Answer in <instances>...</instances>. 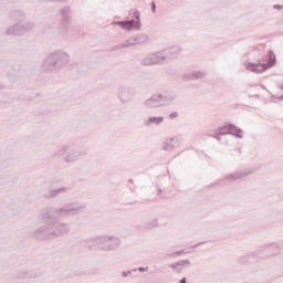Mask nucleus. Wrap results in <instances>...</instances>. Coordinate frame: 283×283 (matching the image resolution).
<instances>
[{"instance_id": "f8f14e48", "label": "nucleus", "mask_w": 283, "mask_h": 283, "mask_svg": "<svg viewBox=\"0 0 283 283\" xmlns=\"http://www.w3.org/2000/svg\"><path fill=\"white\" fill-rule=\"evenodd\" d=\"M151 123H156L157 125L163 123V117H153L149 119Z\"/></svg>"}, {"instance_id": "6e6552de", "label": "nucleus", "mask_w": 283, "mask_h": 283, "mask_svg": "<svg viewBox=\"0 0 283 283\" xmlns=\"http://www.w3.org/2000/svg\"><path fill=\"white\" fill-rule=\"evenodd\" d=\"M248 70H250V72L261 74V72H266V70H269V66L266 64H249Z\"/></svg>"}, {"instance_id": "1a4fd4ad", "label": "nucleus", "mask_w": 283, "mask_h": 283, "mask_svg": "<svg viewBox=\"0 0 283 283\" xmlns=\"http://www.w3.org/2000/svg\"><path fill=\"white\" fill-rule=\"evenodd\" d=\"M66 192H67V188L62 187V188H59V189L51 190L50 193L44 195V198L46 200H50L51 198H56V196H61V193H66Z\"/></svg>"}, {"instance_id": "dca6fc26", "label": "nucleus", "mask_w": 283, "mask_h": 283, "mask_svg": "<svg viewBox=\"0 0 283 283\" xmlns=\"http://www.w3.org/2000/svg\"><path fill=\"white\" fill-rule=\"evenodd\" d=\"M176 116H177L176 114H172V115H171L172 118H176Z\"/></svg>"}, {"instance_id": "423d86ee", "label": "nucleus", "mask_w": 283, "mask_h": 283, "mask_svg": "<svg viewBox=\"0 0 283 283\" xmlns=\"http://www.w3.org/2000/svg\"><path fill=\"white\" fill-rule=\"evenodd\" d=\"M94 242V248L97 251H105L107 248V237L106 235H98L91 239Z\"/></svg>"}, {"instance_id": "f3484780", "label": "nucleus", "mask_w": 283, "mask_h": 283, "mask_svg": "<svg viewBox=\"0 0 283 283\" xmlns=\"http://www.w3.org/2000/svg\"><path fill=\"white\" fill-rule=\"evenodd\" d=\"M221 134H229V132H221Z\"/></svg>"}, {"instance_id": "9b49d317", "label": "nucleus", "mask_w": 283, "mask_h": 283, "mask_svg": "<svg viewBox=\"0 0 283 283\" xmlns=\"http://www.w3.org/2000/svg\"><path fill=\"white\" fill-rule=\"evenodd\" d=\"M266 65L268 69L273 67V65H275V54L273 52L269 53V63Z\"/></svg>"}, {"instance_id": "20e7f679", "label": "nucleus", "mask_w": 283, "mask_h": 283, "mask_svg": "<svg viewBox=\"0 0 283 283\" xmlns=\"http://www.w3.org/2000/svg\"><path fill=\"white\" fill-rule=\"evenodd\" d=\"M87 150L72 149L69 145H61L53 154V158H62L63 163H76Z\"/></svg>"}, {"instance_id": "2eb2a0df", "label": "nucleus", "mask_w": 283, "mask_h": 283, "mask_svg": "<svg viewBox=\"0 0 283 283\" xmlns=\"http://www.w3.org/2000/svg\"><path fill=\"white\" fill-rule=\"evenodd\" d=\"M180 283H187L186 279H182V280L180 281Z\"/></svg>"}, {"instance_id": "0eeeda50", "label": "nucleus", "mask_w": 283, "mask_h": 283, "mask_svg": "<svg viewBox=\"0 0 283 283\" xmlns=\"http://www.w3.org/2000/svg\"><path fill=\"white\" fill-rule=\"evenodd\" d=\"M36 274L34 271H20L13 275L14 280H34Z\"/></svg>"}, {"instance_id": "ddd939ff", "label": "nucleus", "mask_w": 283, "mask_h": 283, "mask_svg": "<svg viewBox=\"0 0 283 283\" xmlns=\"http://www.w3.org/2000/svg\"><path fill=\"white\" fill-rule=\"evenodd\" d=\"M46 1H52L53 3H62L63 0H46Z\"/></svg>"}, {"instance_id": "9d476101", "label": "nucleus", "mask_w": 283, "mask_h": 283, "mask_svg": "<svg viewBox=\"0 0 283 283\" xmlns=\"http://www.w3.org/2000/svg\"><path fill=\"white\" fill-rule=\"evenodd\" d=\"M124 30H132L134 28V22L133 21H126V22H118Z\"/></svg>"}, {"instance_id": "39448f33", "label": "nucleus", "mask_w": 283, "mask_h": 283, "mask_svg": "<svg viewBox=\"0 0 283 283\" xmlns=\"http://www.w3.org/2000/svg\"><path fill=\"white\" fill-rule=\"evenodd\" d=\"M59 17H60L59 32L60 34L65 36L67 35L70 25H72V7L64 6L59 11Z\"/></svg>"}, {"instance_id": "7ed1b4c3", "label": "nucleus", "mask_w": 283, "mask_h": 283, "mask_svg": "<svg viewBox=\"0 0 283 283\" xmlns=\"http://www.w3.org/2000/svg\"><path fill=\"white\" fill-rule=\"evenodd\" d=\"M70 65V54L63 50H56L46 55L43 61L44 70L48 72H59Z\"/></svg>"}, {"instance_id": "4468645a", "label": "nucleus", "mask_w": 283, "mask_h": 283, "mask_svg": "<svg viewBox=\"0 0 283 283\" xmlns=\"http://www.w3.org/2000/svg\"><path fill=\"white\" fill-rule=\"evenodd\" d=\"M151 8H153V10H156V3H151Z\"/></svg>"}, {"instance_id": "f03ea898", "label": "nucleus", "mask_w": 283, "mask_h": 283, "mask_svg": "<svg viewBox=\"0 0 283 283\" xmlns=\"http://www.w3.org/2000/svg\"><path fill=\"white\" fill-rule=\"evenodd\" d=\"M10 19L15 23L6 29L4 34L7 36H24L30 30H34V22L25 20V13L22 10L13 11Z\"/></svg>"}, {"instance_id": "f257e3e1", "label": "nucleus", "mask_w": 283, "mask_h": 283, "mask_svg": "<svg viewBox=\"0 0 283 283\" xmlns=\"http://www.w3.org/2000/svg\"><path fill=\"white\" fill-rule=\"evenodd\" d=\"M85 205H78L76 202H70L60 208H44L39 214L42 226L32 232V238L48 241L70 235L72 233V227L70 223L61 221V218L78 216V213H83Z\"/></svg>"}]
</instances>
